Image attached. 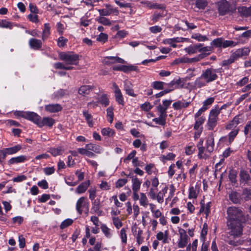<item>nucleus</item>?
Listing matches in <instances>:
<instances>
[{
	"label": "nucleus",
	"instance_id": "obj_48",
	"mask_svg": "<svg viewBox=\"0 0 251 251\" xmlns=\"http://www.w3.org/2000/svg\"><path fill=\"white\" fill-rule=\"evenodd\" d=\"M153 121L157 124L164 126L166 124V117L159 115L158 118L153 119Z\"/></svg>",
	"mask_w": 251,
	"mask_h": 251
},
{
	"label": "nucleus",
	"instance_id": "obj_39",
	"mask_svg": "<svg viewBox=\"0 0 251 251\" xmlns=\"http://www.w3.org/2000/svg\"><path fill=\"white\" fill-rule=\"evenodd\" d=\"M208 2L206 0H197L196 6L199 9H204L207 5Z\"/></svg>",
	"mask_w": 251,
	"mask_h": 251
},
{
	"label": "nucleus",
	"instance_id": "obj_16",
	"mask_svg": "<svg viewBox=\"0 0 251 251\" xmlns=\"http://www.w3.org/2000/svg\"><path fill=\"white\" fill-rule=\"evenodd\" d=\"M93 89V87L90 85H83L78 89V94L82 96H85L90 94Z\"/></svg>",
	"mask_w": 251,
	"mask_h": 251
},
{
	"label": "nucleus",
	"instance_id": "obj_51",
	"mask_svg": "<svg viewBox=\"0 0 251 251\" xmlns=\"http://www.w3.org/2000/svg\"><path fill=\"white\" fill-rule=\"evenodd\" d=\"M205 121V119L202 117L199 118L196 121L194 128L195 130H198L200 127L201 126V125L204 123Z\"/></svg>",
	"mask_w": 251,
	"mask_h": 251
},
{
	"label": "nucleus",
	"instance_id": "obj_35",
	"mask_svg": "<svg viewBox=\"0 0 251 251\" xmlns=\"http://www.w3.org/2000/svg\"><path fill=\"white\" fill-rule=\"evenodd\" d=\"M168 190V188L165 187L161 191H160L157 196H156V198L157 200V201L159 203H162L163 202V197L164 195L167 192Z\"/></svg>",
	"mask_w": 251,
	"mask_h": 251
},
{
	"label": "nucleus",
	"instance_id": "obj_29",
	"mask_svg": "<svg viewBox=\"0 0 251 251\" xmlns=\"http://www.w3.org/2000/svg\"><path fill=\"white\" fill-rule=\"evenodd\" d=\"M101 133L103 136H106L108 137H111L115 134L114 130L109 127L102 128Z\"/></svg>",
	"mask_w": 251,
	"mask_h": 251
},
{
	"label": "nucleus",
	"instance_id": "obj_44",
	"mask_svg": "<svg viewBox=\"0 0 251 251\" xmlns=\"http://www.w3.org/2000/svg\"><path fill=\"white\" fill-rule=\"evenodd\" d=\"M237 50L242 57L248 56L250 52V49L249 48H240Z\"/></svg>",
	"mask_w": 251,
	"mask_h": 251
},
{
	"label": "nucleus",
	"instance_id": "obj_33",
	"mask_svg": "<svg viewBox=\"0 0 251 251\" xmlns=\"http://www.w3.org/2000/svg\"><path fill=\"white\" fill-rule=\"evenodd\" d=\"M140 195L139 201L140 205L144 207H147L148 205V200L146 195L143 193H141Z\"/></svg>",
	"mask_w": 251,
	"mask_h": 251
},
{
	"label": "nucleus",
	"instance_id": "obj_28",
	"mask_svg": "<svg viewBox=\"0 0 251 251\" xmlns=\"http://www.w3.org/2000/svg\"><path fill=\"white\" fill-rule=\"evenodd\" d=\"M168 235L167 231H165V234H164L162 232L160 231L156 234V238L158 240H162L163 243L164 244L168 243Z\"/></svg>",
	"mask_w": 251,
	"mask_h": 251
},
{
	"label": "nucleus",
	"instance_id": "obj_12",
	"mask_svg": "<svg viewBox=\"0 0 251 251\" xmlns=\"http://www.w3.org/2000/svg\"><path fill=\"white\" fill-rule=\"evenodd\" d=\"M240 182L241 184H247L251 180L250 174L245 170H241L239 174Z\"/></svg>",
	"mask_w": 251,
	"mask_h": 251
},
{
	"label": "nucleus",
	"instance_id": "obj_41",
	"mask_svg": "<svg viewBox=\"0 0 251 251\" xmlns=\"http://www.w3.org/2000/svg\"><path fill=\"white\" fill-rule=\"evenodd\" d=\"M164 82L162 81H154L151 84V87L156 90H163L164 88Z\"/></svg>",
	"mask_w": 251,
	"mask_h": 251
},
{
	"label": "nucleus",
	"instance_id": "obj_60",
	"mask_svg": "<svg viewBox=\"0 0 251 251\" xmlns=\"http://www.w3.org/2000/svg\"><path fill=\"white\" fill-rule=\"evenodd\" d=\"M107 39H108L107 34L104 33H101L99 35V36L97 37L98 41L101 42H103V43H105L106 41H107Z\"/></svg>",
	"mask_w": 251,
	"mask_h": 251
},
{
	"label": "nucleus",
	"instance_id": "obj_34",
	"mask_svg": "<svg viewBox=\"0 0 251 251\" xmlns=\"http://www.w3.org/2000/svg\"><path fill=\"white\" fill-rule=\"evenodd\" d=\"M237 175V173L236 171H235L234 170H231L229 171V175H228V178L231 183H236Z\"/></svg>",
	"mask_w": 251,
	"mask_h": 251
},
{
	"label": "nucleus",
	"instance_id": "obj_37",
	"mask_svg": "<svg viewBox=\"0 0 251 251\" xmlns=\"http://www.w3.org/2000/svg\"><path fill=\"white\" fill-rule=\"evenodd\" d=\"M116 101L120 104L124 105V101L121 90L118 92H114Z\"/></svg>",
	"mask_w": 251,
	"mask_h": 251
},
{
	"label": "nucleus",
	"instance_id": "obj_27",
	"mask_svg": "<svg viewBox=\"0 0 251 251\" xmlns=\"http://www.w3.org/2000/svg\"><path fill=\"white\" fill-rule=\"evenodd\" d=\"M62 106L59 104H52L48 105V111L50 112H57L61 111Z\"/></svg>",
	"mask_w": 251,
	"mask_h": 251
},
{
	"label": "nucleus",
	"instance_id": "obj_61",
	"mask_svg": "<svg viewBox=\"0 0 251 251\" xmlns=\"http://www.w3.org/2000/svg\"><path fill=\"white\" fill-rule=\"evenodd\" d=\"M127 66L120 65L113 67V70L114 71H121L124 72H127Z\"/></svg>",
	"mask_w": 251,
	"mask_h": 251
},
{
	"label": "nucleus",
	"instance_id": "obj_21",
	"mask_svg": "<svg viewBox=\"0 0 251 251\" xmlns=\"http://www.w3.org/2000/svg\"><path fill=\"white\" fill-rule=\"evenodd\" d=\"M90 184V181H87L80 184L77 187L75 192L78 194H81L85 192Z\"/></svg>",
	"mask_w": 251,
	"mask_h": 251
},
{
	"label": "nucleus",
	"instance_id": "obj_24",
	"mask_svg": "<svg viewBox=\"0 0 251 251\" xmlns=\"http://www.w3.org/2000/svg\"><path fill=\"white\" fill-rule=\"evenodd\" d=\"M86 148L90 151H92L96 153H100L101 151V147L96 144H88L85 146Z\"/></svg>",
	"mask_w": 251,
	"mask_h": 251
},
{
	"label": "nucleus",
	"instance_id": "obj_30",
	"mask_svg": "<svg viewBox=\"0 0 251 251\" xmlns=\"http://www.w3.org/2000/svg\"><path fill=\"white\" fill-rule=\"evenodd\" d=\"M98 102L100 103L104 106H107L109 105V101L105 94H102L97 99Z\"/></svg>",
	"mask_w": 251,
	"mask_h": 251
},
{
	"label": "nucleus",
	"instance_id": "obj_13",
	"mask_svg": "<svg viewBox=\"0 0 251 251\" xmlns=\"http://www.w3.org/2000/svg\"><path fill=\"white\" fill-rule=\"evenodd\" d=\"M29 46L32 49L37 50L42 47V42L41 40L34 38H31L29 40Z\"/></svg>",
	"mask_w": 251,
	"mask_h": 251
},
{
	"label": "nucleus",
	"instance_id": "obj_43",
	"mask_svg": "<svg viewBox=\"0 0 251 251\" xmlns=\"http://www.w3.org/2000/svg\"><path fill=\"white\" fill-rule=\"evenodd\" d=\"M63 150L61 148H50L49 152L54 156L61 155L62 153Z\"/></svg>",
	"mask_w": 251,
	"mask_h": 251
},
{
	"label": "nucleus",
	"instance_id": "obj_18",
	"mask_svg": "<svg viewBox=\"0 0 251 251\" xmlns=\"http://www.w3.org/2000/svg\"><path fill=\"white\" fill-rule=\"evenodd\" d=\"M26 157L25 155H20L15 157L11 158L8 161L9 165L22 163L26 160Z\"/></svg>",
	"mask_w": 251,
	"mask_h": 251
},
{
	"label": "nucleus",
	"instance_id": "obj_38",
	"mask_svg": "<svg viewBox=\"0 0 251 251\" xmlns=\"http://www.w3.org/2000/svg\"><path fill=\"white\" fill-rule=\"evenodd\" d=\"M192 38L195 39L199 42H203L208 40L207 36L205 35H202L200 33L194 34L192 36Z\"/></svg>",
	"mask_w": 251,
	"mask_h": 251
},
{
	"label": "nucleus",
	"instance_id": "obj_53",
	"mask_svg": "<svg viewBox=\"0 0 251 251\" xmlns=\"http://www.w3.org/2000/svg\"><path fill=\"white\" fill-rule=\"evenodd\" d=\"M228 239L227 240V242L230 245L233 246H237L240 244H241L242 242L240 240H235L232 239L229 237H228Z\"/></svg>",
	"mask_w": 251,
	"mask_h": 251
},
{
	"label": "nucleus",
	"instance_id": "obj_50",
	"mask_svg": "<svg viewBox=\"0 0 251 251\" xmlns=\"http://www.w3.org/2000/svg\"><path fill=\"white\" fill-rule=\"evenodd\" d=\"M102 232L104 234L106 237L109 238L111 236V234L110 233V230L109 228L107 227L105 225L102 224L100 227Z\"/></svg>",
	"mask_w": 251,
	"mask_h": 251
},
{
	"label": "nucleus",
	"instance_id": "obj_31",
	"mask_svg": "<svg viewBox=\"0 0 251 251\" xmlns=\"http://www.w3.org/2000/svg\"><path fill=\"white\" fill-rule=\"evenodd\" d=\"M54 67L57 69H64L66 70H72L74 67L70 66L65 65L63 63L57 62L54 64Z\"/></svg>",
	"mask_w": 251,
	"mask_h": 251
},
{
	"label": "nucleus",
	"instance_id": "obj_52",
	"mask_svg": "<svg viewBox=\"0 0 251 251\" xmlns=\"http://www.w3.org/2000/svg\"><path fill=\"white\" fill-rule=\"evenodd\" d=\"M73 223V220L72 219H67L64 220L63 222H62V223L60 225V227L61 229H64V228L69 226L71 225Z\"/></svg>",
	"mask_w": 251,
	"mask_h": 251
},
{
	"label": "nucleus",
	"instance_id": "obj_26",
	"mask_svg": "<svg viewBox=\"0 0 251 251\" xmlns=\"http://www.w3.org/2000/svg\"><path fill=\"white\" fill-rule=\"evenodd\" d=\"M132 190L133 191H138L140 188L141 182L137 177H132Z\"/></svg>",
	"mask_w": 251,
	"mask_h": 251
},
{
	"label": "nucleus",
	"instance_id": "obj_62",
	"mask_svg": "<svg viewBox=\"0 0 251 251\" xmlns=\"http://www.w3.org/2000/svg\"><path fill=\"white\" fill-rule=\"evenodd\" d=\"M127 182L126 179H119L116 183V187L120 188L124 186Z\"/></svg>",
	"mask_w": 251,
	"mask_h": 251
},
{
	"label": "nucleus",
	"instance_id": "obj_22",
	"mask_svg": "<svg viewBox=\"0 0 251 251\" xmlns=\"http://www.w3.org/2000/svg\"><path fill=\"white\" fill-rule=\"evenodd\" d=\"M199 187L196 185L195 187L191 186L189 188V198L190 199H196L199 193Z\"/></svg>",
	"mask_w": 251,
	"mask_h": 251
},
{
	"label": "nucleus",
	"instance_id": "obj_56",
	"mask_svg": "<svg viewBox=\"0 0 251 251\" xmlns=\"http://www.w3.org/2000/svg\"><path fill=\"white\" fill-rule=\"evenodd\" d=\"M112 220L114 225L117 228L119 229L123 226V224L119 218L113 217Z\"/></svg>",
	"mask_w": 251,
	"mask_h": 251
},
{
	"label": "nucleus",
	"instance_id": "obj_20",
	"mask_svg": "<svg viewBox=\"0 0 251 251\" xmlns=\"http://www.w3.org/2000/svg\"><path fill=\"white\" fill-rule=\"evenodd\" d=\"M229 199L234 203H238L241 201V196L239 193L232 191L229 195Z\"/></svg>",
	"mask_w": 251,
	"mask_h": 251
},
{
	"label": "nucleus",
	"instance_id": "obj_45",
	"mask_svg": "<svg viewBox=\"0 0 251 251\" xmlns=\"http://www.w3.org/2000/svg\"><path fill=\"white\" fill-rule=\"evenodd\" d=\"M242 195L244 196L246 201L251 200V189L245 188L243 189Z\"/></svg>",
	"mask_w": 251,
	"mask_h": 251
},
{
	"label": "nucleus",
	"instance_id": "obj_54",
	"mask_svg": "<svg viewBox=\"0 0 251 251\" xmlns=\"http://www.w3.org/2000/svg\"><path fill=\"white\" fill-rule=\"evenodd\" d=\"M165 15V14H164V10H163V11H162V12H155L153 15V17H152V20L154 22H157L159 19L161 18V17H162L163 16Z\"/></svg>",
	"mask_w": 251,
	"mask_h": 251
},
{
	"label": "nucleus",
	"instance_id": "obj_17",
	"mask_svg": "<svg viewBox=\"0 0 251 251\" xmlns=\"http://www.w3.org/2000/svg\"><path fill=\"white\" fill-rule=\"evenodd\" d=\"M124 89L126 93L128 95L136 97V95L134 94L133 89H132V85L130 81L127 80L125 81Z\"/></svg>",
	"mask_w": 251,
	"mask_h": 251
},
{
	"label": "nucleus",
	"instance_id": "obj_5",
	"mask_svg": "<svg viewBox=\"0 0 251 251\" xmlns=\"http://www.w3.org/2000/svg\"><path fill=\"white\" fill-rule=\"evenodd\" d=\"M25 118L35 123L39 126L42 127L46 124L47 119L45 118L44 121H41L40 117L33 112L26 111Z\"/></svg>",
	"mask_w": 251,
	"mask_h": 251
},
{
	"label": "nucleus",
	"instance_id": "obj_40",
	"mask_svg": "<svg viewBox=\"0 0 251 251\" xmlns=\"http://www.w3.org/2000/svg\"><path fill=\"white\" fill-rule=\"evenodd\" d=\"M239 131V128H236L231 131L228 134V140L230 144L234 139L235 137L237 136Z\"/></svg>",
	"mask_w": 251,
	"mask_h": 251
},
{
	"label": "nucleus",
	"instance_id": "obj_15",
	"mask_svg": "<svg viewBox=\"0 0 251 251\" xmlns=\"http://www.w3.org/2000/svg\"><path fill=\"white\" fill-rule=\"evenodd\" d=\"M98 11L99 12L100 16L102 17L109 16L113 13H114L116 15H117L119 13L118 10L116 9H113L111 8L99 9Z\"/></svg>",
	"mask_w": 251,
	"mask_h": 251
},
{
	"label": "nucleus",
	"instance_id": "obj_7",
	"mask_svg": "<svg viewBox=\"0 0 251 251\" xmlns=\"http://www.w3.org/2000/svg\"><path fill=\"white\" fill-rule=\"evenodd\" d=\"M76 209L79 214H81L83 210L87 212L89 210V203L85 197H81L77 201Z\"/></svg>",
	"mask_w": 251,
	"mask_h": 251
},
{
	"label": "nucleus",
	"instance_id": "obj_42",
	"mask_svg": "<svg viewBox=\"0 0 251 251\" xmlns=\"http://www.w3.org/2000/svg\"><path fill=\"white\" fill-rule=\"evenodd\" d=\"M13 23L7 21L6 20H1L0 22V27L7 28L9 29L12 28Z\"/></svg>",
	"mask_w": 251,
	"mask_h": 251
},
{
	"label": "nucleus",
	"instance_id": "obj_58",
	"mask_svg": "<svg viewBox=\"0 0 251 251\" xmlns=\"http://www.w3.org/2000/svg\"><path fill=\"white\" fill-rule=\"evenodd\" d=\"M157 110L160 113V115L166 117H167V109L164 107L162 105H159L157 107Z\"/></svg>",
	"mask_w": 251,
	"mask_h": 251
},
{
	"label": "nucleus",
	"instance_id": "obj_2",
	"mask_svg": "<svg viewBox=\"0 0 251 251\" xmlns=\"http://www.w3.org/2000/svg\"><path fill=\"white\" fill-rule=\"evenodd\" d=\"M61 60L64 61L67 65H75L78 63L79 56L78 54L72 52H61L59 54Z\"/></svg>",
	"mask_w": 251,
	"mask_h": 251
},
{
	"label": "nucleus",
	"instance_id": "obj_57",
	"mask_svg": "<svg viewBox=\"0 0 251 251\" xmlns=\"http://www.w3.org/2000/svg\"><path fill=\"white\" fill-rule=\"evenodd\" d=\"M120 236L122 239V242L126 244L127 241V235L126 233V230L125 228H123L120 231Z\"/></svg>",
	"mask_w": 251,
	"mask_h": 251
},
{
	"label": "nucleus",
	"instance_id": "obj_55",
	"mask_svg": "<svg viewBox=\"0 0 251 251\" xmlns=\"http://www.w3.org/2000/svg\"><path fill=\"white\" fill-rule=\"evenodd\" d=\"M27 179L26 176L24 175H20L16 177L13 178L12 181L14 182H21Z\"/></svg>",
	"mask_w": 251,
	"mask_h": 251
},
{
	"label": "nucleus",
	"instance_id": "obj_59",
	"mask_svg": "<svg viewBox=\"0 0 251 251\" xmlns=\"http://www.w3.org/2000/svg\"><path fill=\"white\" fill-rule=\"evenodd\" d=\"M157 191V188L151 187L150 189V191L149 192V196L152 200H155L156 199V193Z\"/></svg>",
	"mask_w": 251,
	"mask_h": 251
},
{
	"label": "nucleus",
	"instance_id": "obj_11",
	"mask_svg": "<svg viewBox=\"0 0 251 251\" xmlns=\"http://www.w3.org/2000/svg\"><path fill=\"white\" fill-rule=\"evenodd\" d=\"M191 102L186 101L185 100H178L173 104V107L174 109L178 110L182 108H186L189 106Z\"/></svg>",
	"mask_w": 251,
	"mask_h": 251
},
{
	"label": "nucleus",
	"instance_id": "obj_4",
	"mask_svg": "<svg viewBox=\"0 0 251 251\" xmlns=\"http://www.w3.org/2000/svg\"><path fill=\"white\" fill-rule=\"evenodd\" d=\"M220 113V110L215 108L211 110L207 122V126L209 130H213L217 125L218 116Z\"/></svg>",
	"mask_w": 251,
	"mask_h": 251
},
{
	"label": "nucleus",
	"instance_id": "obj_9",
	"mask_svg": "<svg viewBox=\"0 0 251 251\" xmlns=\"http://www.w3.org/2000/svg\"><path fill=\"white\" fill-rule=\"evenodd\" d=\"M103 62L106 65H110L115 63L124 64L125 61L117 56H107L104 58Z\"/></svg>",
	"mask_w": 251,
	"mask_h": 251
},
{
	"label": "nucleus",
	"instance_id": "obj_47",
	"mask_svg": "<svg viewBox=\"0 0 251 251\" xmlns=\"http://www.w3.org/2000/svg\"><path fill=\"white\" fill-rule=\"evenodd\" d=\"M237 44L231 40H225L223 39V48H226L227 47H234Z\"/></svg>",
	"mask_w": 251,
	"mask_h": 251
},
{
	"label": "nucleus",
	"instance_id": "obj_25",
	"mask_svg": "<svg viewBox=\"0 0 251 251\" xmlns=\"http://www.w3.org/2000/svg\"><path fill=\"white\" fill-rule=\"evenodd\" d=\"M198 156L200 158H203L206 159L208 158L211 153H208L206 151V149L203 147H199Z\"/></svg>",
	"mask_w": 251,
	"mask_h": 251
},
{
	"label": "nucleus",
	"instance_id": "obj_19",
	"mask_svg": "<svg viewBox=\"0 0 251 251\" xmlns=\"http://www.w3.org/2000/svg\"><path fill=\"white\" fill-rule=\"evenodd\" d=\"M21 149V147L19 145H17L15 146L4 149V151L5 153L6 156L8 155H11L17 153L18 151H19Z\"/></svg>",
	"mask_w": 251,
	"mask_h": 251
},
{
	"label": "nucleus",
	"instance_id": "obj_1",
	"mask_svg": "<svg viewBox=\"0 0 251 251\" xmlns=\"http://www.w3.org/2000/svg\"><path fill=\"white\" fill-rule=\"evenodd\" d=\"M228 234L233 238L242 234V223L245 218L242 209L239 207L230 206L227 209Z\"/></svg>",
	"mask_w": 251,
	"mask_h": 251
},
{
	"label": "nucleus",
	"instance_id": "obj_49",
	"mask_svg": "<svg viewBox=\"0 0 251 251\" xmlns=\"http://www.w3.org/2000/svg\"><path fill=\"white\" fill-rule=\"evenodd\" d=\"M212 47H203L202 46L201 49H200V52L202 53V54H204L205 56L210 54V52L212 50Z\"/></svg>",
	"mask_w": 251,
	"mask_h": 251
},
{
	"label": "nucleus",
	"instance_id": "obj_6",
	"mask_svg": "<svg viewBox=\"0 0 251 251\" xmlns=\"http://www.w3.org/2000/svg\"><path fill=\"white\" fill-rule=\"evenodd\" d=\"M178 231L179 237L177 241V246L179 248H183L187 246L189 237L184 229L179 228Z\"/></svg>",
	"mask_w": 251,
	"mask_h": 251
},
{
	"label": "nucleus",
	"instance_id": "obj_36",
	"mask_svg": "<svg viewBox=\"0 0 251 251\" xmlns=\"http://www.w3.org/2000/svg\"><path fill=\"white\" fill-rule=\"evenodd\" d=\"M223 39L218 38L213 40L211 42V45L214 46L216 48H223Z\"/></svg>",
	"mask_w": 251,
	"mask_h": 251
},
{
	"label": "nucleus",
	"instance_id": "obj_8",
	"mask_svg": "<svg viewBox=\"0 0 251 251\" xmlns=\"http://www.w3.org/2000/svg\"><path fill=\"white\" fill-rule=\"evenodd\" d=\"M218 12L220 15H224L229 11V4L226 0H222L217 3Z\"/></svg>",
	"mask_w": 251,
	"mask_h": 251
},
{
	"label": "nucleus",
	"instance_id": "obj_63",
	"mask_svg": "<svg viewBox=\"0 0 251 251\" xmlns=\"http://www.w3.org/2000/svg\"><path fill=\"white\" fill-rule=\"evenodd\" d=\"M68 42V40L63 36H61L58 38V45L59 47H64L66 43Z\"/></svg>",
	"mask_w": 251,
	"mask_h": 251
},
{
	"label": "nucleus",
	"instance_id": "obj_46",
	"mask_svg": "<svg viewBox=\"0 0 251 251\" xmlns=\"http://www.w3.org/2000/svg\"><path fill=\"white\" fill-rule=\"evenodd\" d=\"M97 21L104 25H111L110 21L107 18L100 16L99 18L97 19Z\"/></svg>",
	"mask_w": 251,
	"mask_h": 251
},
{
	"label": "nucleus",
	"instance_id": "obj_64",
	"mask_svg": "<svg viewBox=\"0 0 251 251\" xmlns=\"http://www.w3.org/2000/svg\"><path fill=\"white\" fill-rule=\"evenodd\" d=\"M251 131V121L247 123V125L244 128V133L247 135Z\"/></svg>",
	"mask_w": 251,
	"mask_h": 251
},
{
	"label": "nucleus",
	"instance_id": "obj_23",
	"mask_svg": "<svg viewBox=\"0 0 251 251\" xmlns=\"http://www.w3.org/2000/svg\"><path fill=\"white\" fill-rule=\"evenodd\" d=\"M240 120L238 116L235 117L233 119L226 125V129H231L237 128V126L240 123Z\"/></svg>",
	"mask_w": 251,
	"mask_h": 251
},
{
	"label": "nucleus",
	"instance_id": "obj_10",
	"mask_svg": "<svg viewBox=\"0 0 251 251\" xmlns=\"http://www.w3.org/2000/svg\"><path fill=\"white\" fill-rule=\"evenodd\" d=\"M214 136L212 134H211L208 136L206 140V151L208 153H211L214 151Z\"/></svg>",
	"mask_w": 251,
	"mask_h": 251
},
{
	"label": "nucleus",
	"instance_id": "obj_32",
	"mask_svg": "<svg viewBox=\"0 0 251 251\" xmlns=\"http://www.w3.org/2000/svg\"><path fill=\"white\" fill-rule=\"evenodd\" d=\"M83 116L85 117V120L90 127L93 126V122L92 119V115L89 114L87 111H83Z\"/></svg>",
	"mask_w": 251,
	"mask_h": 251
},
{
	"label": "nucleus",
	"instance_id": "obj_3",
	"mask_svg": "<svg viewBox=\"0 0 251 251\" xmlns=\"http://www.w3.org/2000/svg\"><path fill=\"white\" fill-rule=\"evenodd\" d=\"M218 72V70L213 68L207 69L203 71L201 75V78H203L206 83H209L217 79L218 75L217 73Z\"/></svg>",
	"mask_w": 251,
	"mask_h": 251
},
{
	"label": "nucleus",
	"instance_id": "obj_14",
	"mask_svg": "<svg viewBox=\"0 0 251 251\" xmlns=\"http://www.w3.org/2000/svg\"><path fill=\"white\" fill-rule=\"evenodd\" d=\"M238 12L242 17H249L251 15V6L247 7L241 6L237 8Z\"/></svg>",
	"mask_w": 251,
	"mask_h": 251
}]
</instances>
